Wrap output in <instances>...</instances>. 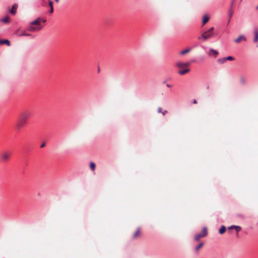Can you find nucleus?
<instances>
[{"instance_id":"1","label":"nucleus","mask_w":258,"mask_h":258,"mask_svg":"<svg viewBox=\"0 0 258 258\" xmlns=\"http://www.w3.org/2000/svg\"><path fill=\"white\" fill-rule=\"evenodd\" d=\"M41 21L43 23H45L46 20L38 17L34 21L30 22L29 25L27 27V30L30 32H35L40 31L43 27V25L40 23Z\"/></svg>"},{"instance_id":"2","label":"nucleus","mask_w":258,"mask_h":258,"mask_svg":"<svg viewBox=\"0 0 258 258\" xmlns=\"http://www.w3.org/2000/svg\"><path fill=\"white\" fill-rule=\"evenodd\" d=\"M30 114L29 113H23L21 115L20 118L18 122L16 125V127L18 130H20L22 126L27 123V120L30 116Z\"/></svg>"},{"instance_id":"3","label":"nucleus","mask_w":258,"mask_h":258,"mask_svg":"<svg viewBox=\"0 0 258 258\" xmlns=\"http://www.w3.org/2000/svg\"><path fill=\"white\" fill-rule=\"evenodd\" d=\"M208 235V229L206 226L202 228V232L198 233L195 235V241H199L201 238L206 237Z\"/></svg>"},{"instance_id":"4","label":"nucleus","mask_w":258,"mask_h":258,"mask_svg":"<svg viewBox=\"0 0 258 258\" xmlns=\"http://www.w3.org/2000/svg\"><path fill=\"white\" fill-rule=\"evenodd\" d=\"M214 35V33H208L205 31L202 34L201 37H198V39H201V38H202L203 41H205L208 40V39L211 38Z\"/></svg>"},{"instance_id":"5","label":"nucleus","mask_w":258,"mask_h":258,"mask_svg":"<svg viewBox=\"0 0 258 258\" xmlns=\"http://www.w3.org/2000/svg\"><path fill=\"white\" fill-rule=\"evenodd\" d=\"M234 60V57L232 56H227L223 58H219L217 59V61L220 64L224 63L227 60L233 61Z\"/></svg>"},{"instance_id":"6","label":"nucleus","mask_w":258,"mask_h":258,"mask_svg":"<svg viewBox=\"0 0 258 258\" xmlns=\"http://www.w3.org/2000/svg\"><path fill=\"white\" fill-rule=\"evenodd\" d=\"M253 34L254 37L253 42L254 43H257L258 41V26H255L253 28Z\"/></svg>"},{"instance_id":"7","label":"nucleus","mask_w":258,"mask_h":258,"mask_svg":"<svg viewBox=\"0 0 258 258\" xmlns=\"http://www.w3.org/2000/svg\"><path fill=\"white\" fill-rule=\"evenodd\" d=\"M219 54V52L213 48H210L209 49V55L210 56H213L214 58H216L217 57L218 55Z\"/></svg>"},{"instance_id":"8","label":"nucleus","mask_w":258,"mask_h":258,"mask_svg":"<svg viewBox=\"0 0 258 258\" xmlns=\"http://www.w3.org/2000/svg\"><path fill=\"white\" fill-rule=\"evenodd\" d=\"M18 7V6L17 4H14L12 6L11 9L9 10L10 13L13 15H16Z\"/></svg>"},{"instance_id":"9","label":"nucleus","mask_w":258,"mask_h":258,"mask_svg":"<svg viewBox=\"0 0 258 258\" xmlns=\"http://www.w3.org/2000/svg\"><path fill=\"white\" fill-rule=\"evenodd\" d=\"M189 65H190L189 62H181V61H179L176 63V66L178 68H182V67H188Z\"/></svg>"},{"instance_id":"10","label":"nucleus","mask_w":258,"mask_h":258,"mask_svg":"<svg viewBox=\"0 0 258 258\" xmlns=\"http://www.w3.org/2000/svg\"><path fill=\"white\" fill-rule=\"evenodd\" d=\"M11 41L8 39H0V45H6L8 46H11Z\"/></svg>"},{"instance_id":"11","label":"nucleus","mask_w":258,"mask_h":258,"mask_svg":"<svg viewBox=\"0 0 258 258\" xmlns=\"http://www.w3.org/2000/svg\"><path fill=\"white\" fill-rule=\"evenodd\" d=\"M10 157V154H8V153L6 152L5 153H4L2 156H1V160L4 161V162H6L7 161H8L9 158Z\"/></svg>"},{"instance_id":"12","label":"nucleus","mask_w":258,"mask_h":258,"mask_svg":"<svg viewBox=\"0 0 258 258\" xmlns=\"http://www.w3.org/2000/svg\"><path fill=\"white\" fill-rule=\"evenodd\" d=\"M242 40L246 41V37L244 35H240L237 38H236L234 40V41L236 43H239Z\"/></svg>"},{"instance_id":"13","label":"nucleus","mask_w":258,"mask_h":258,"mask_svg":"<svg viewBox=\"0 0 258 258\" xmlns=\"http://www.w3.org/2000/svg\"><path fill=\"white\" fill-rule=\"evenodd\" d=\"M210 20V17L206 14L202 18V25H205Z\"/></svg>"},{"instance_id":"14","label":"nucleus","mask_w":258,"mask_h":258,"mask_svg":"<svg viewBox=\"0 0 258 258\" xmlns=\"http://www.w3.org/2000/svg\"><path fill=\"white\" fill-rule=\"evenodd\" d=\"M204 243L203 242H200L198 245H197L195 248L194 250L196 252H198L199 250L204 246Z\"/></svg>"},{"instance_id":"15","label":"nucleus","mask_w":258,"mask_h":258,"mask_svg":"<svg viewBox=\"0 0 258 258\" xmlns=\"http://www.w3.org/2000/svg\"><path fill=\"white\" fill-rule=\"evenodd\" d=\"M226 231V227L225 225H222L218 230V232L220 234H223Z\"/></svg>"},{"instance_id":"16","label":"nucleus","mask_w":258,"mask_h":258,"mask_svg":"<svg viewBox=\"0 0 258 258\" xmlns=\"http://www.w3.org/2000/svg\"><path fill=\"white\" fill-rule=\"evenodd\" d=\"M190 71V69H188V68H185L184 69H182V70H180L178 71V74H179L180 75H185V74L189 72Z\"/></svg>"},{"instance_id":"17","label":"nucleus","mask_w":258,"mask_h":258,"mask_svg":"<svg viewBox=\"0 0 258 258\" xmlns=\"http://www.w3.org/2000/svg\"><path fill=\"white\" fill-rule=\"evenodd\" d=\"M1 22L5 23V24H8L10 22V18L9 16L8 15H6L4 17L2 18L0 20Z\"/></svg>"},{"instance_id":"18","label":"nucleus","mask_w":258,"mask_h":258,"mask_svg":"<svg viewBox=\"0 0 258 258\" xmlns=\"http://www.w3.org/2000/svg\"><path fill=\"white\" fill-rule=\"evenodd\" d=\"M233 14V9L231 8H229L228 9V11L229 19H228V21L227 22V25L229 24V23L230 21L231 18L232 17Z\"/></svg>"},{"instance_id":"19","label":"nucleus","mask_w":258,"mask_h":258,"mask_svg":"<svg viewBox=\"0 0 258 258\" xmlns=\"http://www.w3.org/2000/svg\"><path fill=\"white\" fill-rule=\"evenodd\" d=\"M18 36H31L32 38H33L34 36L32 35V34L30 33H27L25 32V31H23V32L18 34L17 35Z\"/></svg>"},{"instance_id":"20","label":"nucleus","mask_w":258,"mask_h":258,"mask_svg":"<svg viewBox=\"0 0 258 258\" xmlns=\"http://www.w3.org/2000/svg\"><path fill=\"white\" fill-rule=\"evenodd\" d=\"M191 50V48H186L180 52L181 55H184L188 53Z\"/></svg>"},{"instance_id":"21","label":"nucleus","mask_w":258,"mask_h":258,"mask_svg":"<svg viewBox=\"0 0 258 258\" xmlns=\"http://www.w3.org/2000/svg\"><path fill=\"white\" fill-rule=\"evenodd\" d=\"M241 227L239 226V225H235V228L234 229H235V230L236 231V236L237 237H238V232L241 230Z\"/></svg>"},{"instance_id":"22","label":"nucleus","mask_w":258,"mask_h":258,"mask_svg":"<svg viewBox=\"0 0 258 258\" xmlns=\"http://www.w3.org/2000/svg\"><path fill=\"white\" fill-rule=\"evenodd\" d=\"M89 167L92 171H94L96 167V164L94 162L91 161L89 163Z\"/></svg>"},{"instance_id":"23","label":"nucleus","mask_w":258,"mask_h":258,"mask_svg":"<svg viewBox=\"0 0 258 258\" xmlns=\"http://www.w3.org/2000/svg\"><path fill=\"white\" fill-rule=\"evenodd\" d=\"M140 233V228L138 227L137 230L135 232V233L133 234V238L137 237Z\"/></svg>"},{"instance_id":"24","label":"nucleus","mask_w":258,"mask_h":258,"mask_svg":"<svg viewBox=\"0 0 258 258\" xmlns=\"http://www.w3.org/2000/svg\"><path fill=\"white\" fill-rule=\"evenodd\" d=\"M205 59V56H200L197 58V60H198V63L200 62L204 61Z\"/></svg>"},{"instance_id":"25","label":"nucleus","mask_w":258,"mask_h":258,"mask_svg":"<svg viewBox=\"0 0 258 258\" xmlns=\"http://www.w3.org/2000/svg\"><path fill=\"white\" fill-rule=\"evenodd\" d=\"M240 82L241 84H242L243 85H244L245 84V83H246V80H245L244 78L241 77L240 80Z\"/></svg>"},{"instance_id":"26","label":"nucleus","mask_w":258,"mask_h":258,"mask_svg":"<svg viewBox=\"0 0 258 258\" xmlns=\"http://www.w3.org/2000/svg\"><path fill=\"white\" fill-rule=\"evenodd\" d=\"M234 228H235V225H232L227 227V230L228 231H230V230H231L232 229H234Z\"/></svg>"},{"instance_id":"27","label":"nucleus","mask_w":258,"mask_h":258,"mask_svg":"<svg viewBox=\"0 0 258 258\" xmlns=\"http://www.w3.org/2000/svg\"><path fill=\"white\" fill-rule=\"evenodd\" d=\"M236 216L240 219H243L244 218V216L242 214H237Z\"/></svg>"},{"instance_id":"28","label":"nucleus","mask_w":258,"mask_h":258,"mask_svg":"<svg viewBox=\"0 0 258 258\" xmlns=\"http://www.w3.org/2000/svg\"><path fill=\"white\" fill-rule=\"evenodd\" d=\"M213 30H214V27H211L209 30L206 31V32H208V33H214Z\"/></svg>"},{"instance_id":"29","label":"nucleus","mask_w":258,"mask_h":258,"mask_svg":"<svg viewBox=\"0 0 258 258\" xmlns=\"http://www.w3.org/2000/svg\"><path fill=\"white\" fill-rule=\"evenodd\" d=\"M53 2L51 0H49L48 1V6L51 8V7H53Z\"/></svg>"},{"instance_id":"30","label":"nucleus","mask_w":258,"mask_h":258,"mask_svg":"<svg viewBox=\"0 0 258 258\" xmlns=\"http://www.w3.org/2000/svg\"><path fill=\"white\" fill-rule=\"evenodd\" d=\"M45 145H46L45 143V142H43V143H42L41 144V145H40V147L41 148H42L44 147L45 146Z\"/></svg>"},{"instance_id":"31","label":"nucleus","mask_w":258,"mask_h":258,"mask_svg":"<svg viewBox=\"0 0 258 258\" xmlns=\"http://www.w3.org/2000/svg\"><path fill=\"white\" fill-rule=\"evenodd\" d=\"M162 108L160 107H159V108H158L157 112H158V113L162 112Z\"/></svg>"},{"instance_id":"32","label":"nucleus","mask_w":258,"mask_h":258,"mask_svg":"<svg viewBox=\"0 0 258 258\" xmlns=\"http://www.w3.org/2000/svg\"><path fill=\"white\" fill-rule=\"evenodd\" d=\"M191 61L192 62H196V63H198V60H197V59H191Z\"/></svg>"},{"instance_id":"33","label":"nucleus","mask_w":258,"mask_h":258,"mask_svg":"<svg viewBox=\"0 0 258 258\" xmlns=\"http://www.w3.org/2000/svg\"><path fill=\"white\" fill-rule=\"evenodd\" d=\"M234 1H232L231 3V4H230V8H231L232 9H233V5H234Z\"/></svg>"},{"instance_id":"34","label":"nucleus","mask_w":258,"mask_h":258,"mask_svg":"<svg viewBox=\"0 0 258 258\" xmlns=\"http://www.w3.org/2000/svg\"><path fill=\"white\" fill-rule=\"evenodd\" d=\"M53 12V7H51L49 10V13H52Z\"/></svg>"},{"instance_id":"35","label":"nucleus","mask_w":258,"mask_h":258,"mask_svg":"<svg viewBox=\"0 0 258 258\" xmlns=\"http://www.w3.org/2000/svg\"><path fill=\"white\" fill-rule=\"evenodd\" d=\"M166 86L168 88H170L171 87V85L169 84H166Z\"/></svg>"},{"instance_id":"36","label":"nucleus","mask_w":258,"mask_h":258,"mask_svg":"<svg viewBox=\"0 0 258 258\" xmlns=\"http://www.w3.org/2000/svg\"><path fill=\"white\" fill-rule=\"evenodd\" d=\"M167 110H164L163 112H162V114H163V115H164V114H165L166 113H167Z\"/></svg>"},{"instance_id":"37","label":"nucleus","mask_w":258,"mask_h":258,"mask_svg":"<svg viewBox=\"0 0 258 258\" xmlns=\"http://www.w3.org/2000/svg\"><path fill=\"white\" fill-rule=\"evenodd\" d=\"M193 103H194V104H196V103H197V101L196 100V99H194V100H193Z\"/></svg>"},{"instance_id":"38","label":"nucleus","mask_w":258,"mask_h":258,"mask_svg":"<svg viewBox=\"0 0 258 258\" xmlns=\"http://www.w3.org/2000/svg\"><path fill=\"white\" fill-rule=\"evenodd\" d=\"M166 81L165 80V81H164L163 82V84H165V83H166Z\"/></svg>"},{"instance_id":"39","label":"nucleus","mask_w":258,"mask_h":258,"mask_svg":"<svg viewBox=\"0 0 258 258\" xmlns=\"http://www.w3.org/2000/svg\"><path fill=\"white\" fill-rule=\"evenodd\" d=\"M56 3H58L59 2V0H54Z\"/></svg>"},{"instance_id":"40","label":"nucleus","mask_w":258,"mask_h":258,"mask_svg":"<svg viewBox=\"0 0 258 258\" xmlns=\"http://www.w3.org/2000/svg\"><path fill=\"white\" fill-rule=\"evenodd\" d=\"M19 30V29H17L16 32H15V33H16Z\"/></svg>"},{"instance_id":"41","label":"nucleus","mask_w":258,"mask_h":258,"mask_svg":"<svg viewBox=\"0 0 258 258\" xmlns=\"http://www.w3.org/2000/svg\"><path fill=\"white\" fill-rule=\"evenodd\" d=\"M99 71H100V69H99V68H98V72H99Z\"/></svg>"}]
</instances>
